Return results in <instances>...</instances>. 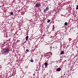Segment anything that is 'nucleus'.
<instances>
[{"mask_svg": "<svg viewBox=\"0 0 78 78\" xmlns=\"http://www.w3.org/2000/svg\"><path fill=\"white\" fill-rule=\"evenodd\" d=\"M53 28H52V29H53V30H54V28H55V26H54V25H53Z\"/></svg>", "mask_w": 78, "mask_h": 78, "instance_id": "12", "label": "nucleus"}, {"mask_svg": "<svg viewBox=\"0 0 78 78\" xmlns=\"http://www.w3.org/2000/svg\"><path fill=\"white\" fill-rule=\"evenodd\" d=\"M10 51V50L9 48H6L4 49L3 51H2V53L7 54L9 53Z\"/></svg>", "mask_w": 78, "mask_h": 78, "instance_id": "1", "label": "nucleus"}, {"mask_svg": "<svg viewBox=\"0 0 78 78\" xmlns=\"http://www.w3.org/2000/svg\"><path fill=\"white\" fill-rule=\"evenodd\" d=\"M50 22V20H48L47 21V23H49Z\"/></svg>", "mask_w": 78, "mask_h": 78, "instance_id": "9", "label": "nucleus"}, {"mask_svg": "<svg viewBox=\"0 0 78 78\" xmlns=\"http://www.w3.org/2000/svg\"><path fill=\"white\" fill-rule=\"evenodd\" d=\"M10 13L11 15L12 16H13V14H14L13 12H11Z\"/></svg>", "mask_w": 78, "mask_h": 78, "instance_id": "8", "label": "nucleus"}, {"mask_svg": "<svg viewBox=\"0 0 78 78\" xmlns=\"http://www.w3.org/2000/svg\"><path fill=\"white\" fill-rule=\"evenodd\" d=\"M44 65H45V66H47L48 65V63L47 62H45L44 63Z\"/></svg>", "mask_w": 78, "mask_h": 78, "instance_id": "7", "label": "nucleus"}, {"mask_svg": "<svg viewBox=\"0 0 78 78\" xmlns=\"http://www.w3.org/2000/svg\"><path fill=\"white\" fill-rule=\"evenodd\" d=\"M29 50H28V49H27L26 50V52H29Z\"/></svg>", "mask_w": 78, "mask_h": 78, "instance_id": "13", "label": "nucleus"}, {"mask_svg": "<svg viewBox=\"0 0 78 78\" xmlns=\"http://www.w3.org/2000/svg\"><path fill=\"white\" fill-rule=\"evenodd\" d=\"M76 9L77 10L78 9V5H77L76 7Z\"/></svg>", "mask_w": 78, "mask_h": 78, "instance_id": "14", "label": "nucleus"}, {"mask_svg": "<svg viewBox=\"0 0 78 78\" xmlns=\"http://www.w3.org/2000/svg\"><path fill=\"white\" fill-rule=\"evenodd\" d=\"M67 23L66 22L65 23V25L66 26L67 25Z\"/></svg>", "mask_w": 78, "mask_h": 78, "instance_id": "10", "label": "nucleus"}, {"mask_svg": "<svg viewBox=\"0 0 78 78\" xmlns=\"http://www.w3.org/2000/svg\"><path fill=\"white\" fill-rule=\"evenodd\" d=\"M64 54V51H62L61 52V55H62Z\"/></svg>", "mask_w": 78, "mask_h": 78, "instance_id": "5", "label": "nucleus"}, {"mask_svg": "<svg viewBox=\"0 0 78 78\" xmlns=\"http://www.w3.org/2000/svg\"><path fill=\"white\" fill-rule=\"evenodd\" d=\"M35 6L36 7H39L41 6V3H37L36 4Z\"/></svg>", "mask_w": 78, "mask_h": 78, "instance_id": "2", "label": "nucleus"}, {"mask_svg": "<svg viewBox=\"0 0 78 78\" xmlns=\"http://www.w3.org/2000/svg\"><path fill=\"white\" fill-rule=\"evenodd\" d=\"M28 36H27L26 37V40L27 41L28 40Z\"/></svg>", "mask_w": 78, "mask_h": 78, "instance_id": "6", "label": "nucleus"}, {"mask_svg": "<svg viewBox=\"0 0 78 78\" xmlns=\"http://www.w3.org/2000/svg\"><path fill=\"white\" fill-rule=\"evenodd\" d=\"M61 70V68H58L56 70V71L58 72H60Z\"/></svg>", "mask_w": 78, "mask_h": 78, "instance_id": "4", "label": "nucleus"}, {"mask_svg": "<svg viewBox=\"0 0 78 78\" xmlns=\"http://www.w3.org/2000/svg\"><path fill=\"white\" fill-rule=\"evenodd\" d=\"M51 52H50V54H51Z\"/></svg>", "mask_w": 78, "mask_h": 78, "instance_id": "15", "label": "nucleus"}, {"mask_svg": "<svg viewBox=\"0 0 78 78\" xmlns=\"http://www.w3.org/2000/svg\"><path fill=\"white\" fill-rule=\"evenodd\" d=\"M30 62H34V61H33V59H31Z\"/></svg>", "mask_w": 78, "mask_h": 78, "instance_id": "11", "label": "nucleus"}, {"mask_svg": "<svg viewBox=\"0 0 78 78\" xmlns=\"http://www.w3.org/2000/svg\"><path fill=\"white\" fill-rule=\"evenodd\" d=\"M49 8L48 6H47L46 9H44V12H46L47 11H48V10H49Z\"/></svg>", "mask_w": 78, "mask_h": 78, "instance_id": "3", "label": "nucleus"}]
</instances>
